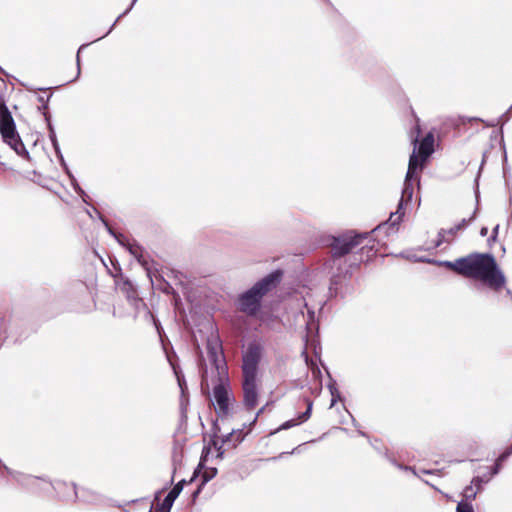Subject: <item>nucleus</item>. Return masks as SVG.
I'll return each mask as SVG.
<instances>
[{"label": "nucleus", "instance_id": "1", "mask_svg": "<svg viewBox=\"0 0 512 512\" xmlns=\"http://www.w3.org/2000/svg\"><path fill=\"white\" fill-rule=\"evenodd\" d=\"M207 357L218 380L213 389L215 409L220 417H226L230 413V404L234 397L229 387L227 364L218 338L208 340Z\"/></svg>", "mask_w": 512, "mask_h": 512}, {"label": "nucleus", "instance_id": "2", "mask_svg": "<svg viewBox=\"0 0 512 512\" xmlns=\"http://www.w3.org/2000/svg\"><path fill=\"white\" fill-rule=\"evenodd\" d=\"M458 266L460 275L481 280L495 291L505 285V276L491 254H471L460 258Z\"/></svg>", "mask_w": 512, "mask_h": 512}, {"label": "nucleus", "instance_id": "3", "mask_svg": "<svg viewBox=\"0 0 512 512\" xmlns=\"http://www.w3.org/2000/svg\"><path fill=\"white\" fill-rule=\"evenodd\" d=\"M433 144L434 138L431 134H428L419 144V156L416 154V146L414 147V150L409 158L408 170L404 181L402 196L398 204V209L396 212L390 214L389 222L392 226L397 225L404 215V204L410 202L413 196V180L419 182L418 171L422 170L423 163L433 153Z\"/></svg>", "mask_w": 512, "mask_h": 512}, {"label": "nucleus", "instance_id": "4", "mask_svg": "<svg viewBox=\"0 0 512 512\" xmlns=\"http://www.w3.org/2000/svg\"><path fill=\"white\" fill-rule=\"evenodd\" d=\"M281 277L282 272L277 270L256 282L250 289L239 295L238 309L248 316H255L261 308L263 297L281 281Z\"/></svg>", "mask_w": 512, "mask_h": 512}, {"label": "nucleus", "instance_id": "5", "mask_svg": "<svg viewBox=\"0 0 512 512\" xmlns=\"http://www.w3.org/2000/svg\"><path fill=\"white\" fill-rule=\"evenodd\" d=\"M0 133L4 142L14 149L16 153L20 154L25 150L24 145L16 132L13 117L4 103L0 104Z\"/></svg>", "mask_w": 512, "mask_h": 512}, {"label": "nucleus", "instance_id": "6", "mask_svg": "<svg viewBox=\"0 0 512 512\" xmlns=\"http://www.w3.org/2000/svg\"><path fill=\"white\" fill-rule=\"evenodd\" d=\"M368 233L348 232L338 237H333L330 243L332 257L340 258L350 253L355 247L360 245L367 237Z\"/></svg>", "mask_w": 512, "mask_h": 512}, {"label": "nucleus", "instance_id": "7", "mask_svg": "<svg viewBox=\"0 0 512 512\" xmlns=\"http://www.w3.org/2000/svg\"><path fill=\"white\" fill-rule=\"evenodd\" d=\"M5 469L13 479H15L17 482H19L21 485L25 486L32 492L48 491L50 488H53L54 490L59 492L62 488H68V485L64 482H56L55 485H52L49 481L43 478L25 475L23 473L16 471H11L7 467H5Z\"/></svg>", "mask_w": 512, "mask_h": 512}, {"label": "nucleus", "instance_id": "8", "mask_svg": "<svg viewBox=\"0 0 512 512\" xmlns=\"http://www.w3.org/2000/svg\"><path fill=\"white\" fill-rule=\"evenodd\" d=\"M101 220L103 221L108 232L112 236H114L121 245L125 246L130 252V254L136 258L139 264L145 269L147 276L152 281V262L149 260V257L144 253L143 248L134 241L130 242L127 240L126 242H124V237L122 235H117L104 219L101 218Z\"/></svg>", "mask_w": 512, "mask_h": 512}, {"label": "nucleus", "instance_id": "9", "mask_svg": "<svg viewBox=\"0 0 512 512\" xmlns=\"http://www.w3.org/2000/svg\"><path fill=\"white\" fill-rule=\"evenodd\" d=\"M262 357V348L250 343L242 357L243 379H257L258 365Z\"/></svg>", "mask_w": 512, "mask_h": 512}, {"label": "nucleus", "instance_id": "10", "mask_svg": "<svg viewBox=\"0 0 512 512\" xmlns=\"http://www.w3.org/2000/svg\"><path fill=\"white\" fill-rule=\"evenodd\" d=\"M243 402L248 409H253L258 402L257 379H243Z\"/></svg>", "mask_w": 512, "mask_h": 512}, {"label": "nucleus", "instance_id": "11", "mask_svg": "<svg viewBox=\"0 0 512 512\" xmlns=\"http://www.w3.org/2000/svg\"><path fill=\"white\" fill-rule=\"evenodd\" d=\"M185 483V480H181L179 481L171 490L170 492L166 495V497L164 498L162 504H161V510L162 512H169L174 501L176 500V498L179 496V494L181 493L182 489H183V485Z\"/></svg>", "mask_w": 512, "mask_h": 512}, {"label": "nucleus", "instance_id": "12", "mask_svg": "<svg viewBox=\"0 0 512 512\" xmlns=\"http://www.w3.org/2000/svg\"><path fill=\"white\" fill-rule=\"evenodd\" d=\"M305 401L307 403L306 411L303 412L302 414H300L297 419H291V420L284 422L281 425L280 429H283V430L289 429V428L294 427L300 423L306 422L311 417L313 402L309 399H306Z\"/></svg>", "mask_w": 512, "mask_h": 512}, {"label": "nucleus", "instance_id": "13", "mask_svg": "<svg viewBox=\"0 0 512 512\" xmlns=\"http://www.w3.org/2000/svg\"><path fill=\"white\" fill-rule=\"evenodd\" d=\"M235 441L234 439V432L233 430L228 433L226 436H224L220 443L217 439L213 440V446L215 447V449L217 450L218 452V456L219 457H222L223 453H224V450H223V446L224 445H227L229 448H231V444Z\"/></svg>", "mask_w": 512, "mask_h": 512}, {"label": "nucleus", "instance_id": "14", "mask_svg": "<svg viewBox=\"0 0 512 512\" xmlns=\"http://www.w3.org/2000/svg\"><path fill=\"white\" fill-rule=\"evenodd\" d=\"M43 115H44V117H45L46 121L48 122L49 138H50V141H51V143H52V145H53V147H54V149H55L56 153H57L58 155H60V160H61V162L63 163V162H64V159H63L62 155L60 154V148H59V144H58V141H57L56 133H55V131H54L53 126H52V125H51V123H50V116H49V114H48V113H46V112H43Z\"/></svg>", "mask_w": 512, "mask_h": 512}, {"label": "nucleus", "instance_id": "15", "mask_svg": "<svg viewBox=\"0 0 512 512\" xmlns=\"http://www.w3.org/2000/svg\"><path fill=\"white\" fill-rule=\"evenodd\" d=\"M328 389L331 394L330 408H332L337 403V401L342 400V397L339 390L336 387V382L334 380H330V383L328 384Z\"/></svg>", "mask_w": 512, "mask_h": 512}, {"label": "nucleus", "instance_id": "16", "mask_svg": "<svg viewBox=\"0 0 512 512\" xmlns=\"http://www.w3.org/2000/svg\"><path fill=\"white\" fill-rule=\"evenodd\" d=\"M459 230H455V225L453 227H451L450 229L448 230H445V229H442L438 236H439V241L437 242V246H439L442 242H448L449 239L446 238V235H450V236H454Z\"/></svg>", "mask_w": 512, "mask_h": 512}, {"label": "nucleus", "instance_id": "17", "mask_svg": "<svg viewBox=\"0 0 512 512\" xmlns=\"http://www.w3.org/2000/svg\"><path fill=\"white\" fill-rule=\"evenodd\" d=\"M137 1L138 0H131L129 6L115 19V21L109 26L106 32H112L115 29L116 23L132 10Z\"/></svg>", "mask_w": 512, "mask_h": 512}, {"label": "nucleus", "instance_id": "18", "mask_svg": "<svg viewBox=\"0 0 512 512\" xmlns=\"http://www.w3.org/2000/svg\"><path fill=\"white\" fill-rule=\"evenodd\" d=\"M478 492L479 491L476 488L474 489L473 484L465 487V489L463 491V496L467 500L466 502L474 500L476 498V495Z\"/></svg>", "mask_w": 512, "mask_h": 512}, {"label": "nucleus", "instance_id": "19", "mask_svg": "<svg viewBox=\"0 0 512 512\" xmlns=\"http://www.w3.org/2000/svg\"><path fill=\"white\" fill-rule=\"evenodd\" d=\"M68 174L71 179L72 186H73L74 190L76 191V193L79 194L83 198L84 202H87L85 199V197H87L85 191L80 187V185L78 184L75 177L73 175H71L70 173H68Z\"/></svg>", "mask_w": 512, "mask_h": 512}, {"label": "nucleus", "instance_id": "20", "mask_svg": "<svg viewBox=\"0 0 512 512\" xmlns=\"http://www.w3.org/2000/svg\"><path fill=\"white\" fill-rule=\"evenodd\" d=\"M69 488L71 490V494L63 496L64 499L71 500V499H74V498H79V499H82L83 501H89L90 500L89 498H86L84 495L80 496L79 495V491L76 489L75 485H72Z\"/></svg>", "mask_w": 512, "mask_h": 512}, {"label": "nucleus", "instance_id": "21", "mask_svg": "<svg viewBox=\"0 0 512 512\" xmlns=\"http://www.w3.org/2000/svg\"><path fill=\"white\" fill-rule=\"evenodd\" d=\"M233 432L235 441L231 444V448H235L239 443H241L247 434L243 432V429L233 430Z\"/></svg>", "mask_w": 512, "mask_h": 512}, {"label": "nucleus", "instance_id": "22", "mask_svg": "<svg viewBox=\"0 0 512 512\" xmlns=\"http://www.w3.org/2000/svg\"><path fill=\"white\" fill-rule=\"evenodd\" d=\"M457 512H474L472 505L469 502L461 501L456 507Z\"/></svg>", "mask_w": 512, "mask_h": 512}, {"label": "nucleus", "instance_id": "23", "mask_svg": "<svg viewBox=\"0 0 512 512\" xmlns=\"http://www.w3.org/2000/svg\"><path fill=\"white\" fill-rule=\"evenodd\" d=\"M459 262H460V258L457 259L454 262H451V261H441V262H439V265H442V266H445V267H447L449 269H452V270H454L455 272H457L459 274V266H458Z\"/></svg>", "mask_w": 512, "mask_h": 512}, {"label": "nucleus", "instance_id": "24", "mask_svg": "<svg viewBox=\"0 0 512 512\" xmlns=\"http://www.w3.org/2000/svg\"><path fill=\"white\" fill-rule=\"evenodd\" d=\"M489 481V478L484 479L483 477L476 476L472 479L471 484L474 485V487L480 492L482 490V484L487 483Z\"/></svg>", "mask_w": 512, "mask_h": 512}, {"label": "nucleus", "instance_id": "25", "mask_svg": "<svg viewBox=\"0 0 512 512\" xmlns=\"http://www.w3.org/2000/svg\"><path fill=\"white\" fill-rule=\"evenodd\" d=\"M474 219V215L469 219L463 218L459 223L455 225V230H462L468 226V224Z\"/></svg>", "mask_w": 512, "mask_h": 512}, {"label": "nucleus", "instance_id": "26", "mask_svg": "<svg viewBox=\"0 0 512 512\" xmlns=\"http://www.w3.org/2000/svg\"><path fill=\"white\" fill-rule=\"evenodd\" d=\"M88 46V44H83L79 47L78 51H77V57H76V62H77V75H76V78L79 77L80 73H81V70H80V52L86 48Z\"/></svg>", "mask_w": 512, "mask_h": 512}, {"label": "nucleus", "instance_id": "27", "mask_svg": "<svg viewBox=\"0 0 512 512\" xmlns=\"http://www.w3.org/2000/svg\"><path fill=\"white\" fill-rule=\"evenodd\" d=\"M50 97H51V94H49L46 98L44 96L38 97V101L42 104V106L39 107V109L46 110L48 108V101H49Z\"/></svg>", "mask_w": 512, "mask_h": 512}, {"label": "nucleus", "instance_id": "28", "mask_svg": "<svg viewBox=\"0 0 512 512\" xmlns=\"http://www.w3.org/2000/svg\"><path fill=\"white\" fill-rule=\"evenodd\" d=\"M217 473V469L213 468L211 470V473L208 474V473H205L202 477V484H205L207 483L209 480H211Z\"/></svg>", "mask_w": 512, "mask_h": 512}, {"label": "nucleus", "instance_id": "29", "mask_svg": "<svg viewBox=\"0 0 512 512\" xmlns=\"http://www.w3.org/2000/svg\"><path fill=\"white\" fill-rule=\"evenodd\" d=\"M394 464L401 470H404V471H410L411 473H413V475L417 476L418 477V473L417 471L415 470L414 467H411V466H405V465H402V464H397L394 462Z\"/></svg>", "mask_w": 512, "mask_h": 512}, {"label": "nucleus", "instance_id": "30", "mask_svg": "<svg viewBox=\"0 0 512 512\" xmlns=\"http://www.w3.org/2000/svg\"><path fill=\"white\" fill-rule=\"evenodd\" d=\"M501 463L502 462H498V459L496 460L494 467L491 469V475L492 476L497 475L500 472V470H501Z\"/></svg>", "mask_w": 512, "mask_h": 512}, {"label": "nucleus", "instance_id": "31", "mask_svg": "<svg viewBox=\"0 0 512 512\" xmlns=\"http://www.w3.org/2000/svg\"><path fill=\"white\" fill-rule=\"evenodd\" d=\"M208 370L207 368L202 370V387L204 388V385L208 387Z\"/></svg>", "mask_w": 512, "mask_h": 512}, {"label": "nucleus", "instance_id": "32", "mask_svg": "<svg viewBox=\"0 0 512 512\" xmlns=\"http://www.w3.org/2000/svg\"><path fill=\"white\" fill-rule=\"evenodd\" d=\"M498 230H499V225H496L494 228H493V231H492V235L491 237L488 239V241H496V238H497V234H498Z\"/></svg>", "mask_w": 512, "mask_h": 512}, {"label": "nucleus", "instance_id": "33", "mask_svg": "<svg viewBox=\"0 0 512 512\" xmlns=\"http://www.w3.org/2000/svg\"><path fill=\"white\" fill-rule=\"evenodd\" d=\"M511 454L505 450L497 459H498V462H503L505 461Z\"/></svg>", "mask_w": 512, "mask_h": 512}, {"label": "nucleus", "instance_id": "34", "mask_svg": "<svg viewBox=\"0 0 512 512\" xmlns=\"http://www.w3.org/2000/svg\"><path fill=\"white\" fill-rule=\"evenodd\" d=\"M264 411V408H261L255 415L254 419L252 420V422L250 423V426L254 425L257 421V418L258 416Z\"/></svg>", "mask_w": 512, "mask_h": 512}, {"label": "nucleus", "instance_id": "35", "mask_svg": "<svg viewBox=\"0 0 512 512\" xmlns=\"http://www.w3.org/2000/svg\"><path fill=\"white\" fill-rule=\"evenodd\" d=\"M487 234H488V228L487 227H482L481 230H480V235L482 237H485Z\"/></svg>", "mask_w": 512, "mask_h": 512}, {"label": "nucleus", "instance_id": "36", "mask_svg": "<svg viewBox=\"0 0 512 512\" xmlns=\"http://www.w3.org/2000/svg\"><path fill=\"white\" fill-rule=\"evenodd\" d=\"M435 472H436V470H426V469L421 470V473H423V474H434Z\"/></svg>", "mask_w": 512, "mask_h": 512}, {"label": "nucleus", "instance_id": "37", "mask_svg": "<svg viewBox=\"0 0 512 512\" xmlns=\"http://www.w3.org/2000/svg\"><path fill=\"white\" fill-rule=\"evenodd\" d=\"M177 379H178V383H179L180 388L183 390V385H182L181 378L179 376H177Z\"/></svg>", "mask_w": 512, "mask_h": 512}, {"label": "nucleus", "instance_id": "38", "mask_svg": "<svg viewBox=\"0 0 512 512\" xmlns=\"http://www.w3.org/2000/svg\"><path fill=\"white\" fill-rule=\"evenodd\" d=\"M308 314H309V317H310L311 319H313V317H314V312H313V311L308 310Z\"/></svg>", "mask_w": 512, "mask_h": 512}, {"label": "nucleus", "instance_id": "39", "mask_svg": "<svg viewBox=\"0 0 512 512\" xmlns=\"http://www.w3.org/2000/svg\"><path fill=\"white\" fill-rule=\"evenodd\" d=\"M303 355H305V360H306V362H307V361H308V356H307L306 351H303Z\"/></svg>", "mask_w": 512, "mask_h": 512}, {"label": "nucleus", "instance_id": "40", "mask_svg": "<svg viewBox=\"0 0 512 512\" xmlns=\"http://www.w3.org/2000/svg\"><path fill=\"white\" fill-rule=\"evenodd\" d=\"M510 454H512V445L506 449Z\"/></svg>", "mask_w": 512, "mask_h": 512}, {"label": "nucleus", "instance_id": "41", "mask_svg": "<svg viewBox=\"0 0 512 512\" xmlns=\"http://www.w3.org/2000/svg\"><path fill=\"white\" fill-rule=\"evenodd\" d=\"M510 454H512V445L506 449Z\"/></svg>", "mask_w": 512, "mask_h": 512}, {"label": "nucleus", "instance_id": "42", "mask_svg": "<svg viewBox=\"0 0 512 512\" xmlns=\"http://www.w3.org/2000/svg\"><path fill=\"white\" fill-rule=\"evenodd\" d=\"M510 454H512V445L506 449Z\"/></svg>", "mask_w": 512, "mask_h": 512}, {"label": "nucleus", "instance_id": "43", "mask_svg": "<svg viewBox=\"0 0 512 512\" xmlns=\"http://www.w3.org/2000/svg\"><path fill=\"white\" fill-rule=\"evenodd\" d=\"M424 483H425V484H427V485H431V484L429 483V481H427V480H424Z\"/></svg>", "mask_w": 512, "mask_h": 512}, {"label": "nucleus", "instance_id": "44", "mask_svg": "<svg viewBox=\"0 0 512 512\" xmlns=\"http://www.w3.org/2000/svg\"><path fill=\"white\" fill-rule=\"evenodd\" d=\"M317 372L318 374H320V370L317 368L314 373Z\"/></svg>", "mask_w": 512, "mask_h": 512}, {"label": "nucleus", "instance_id": "45", "mask_svg": "<svg viewBox=\"0 0 512 512\" xmlns=\"http://www.w3.org/2000/svg\"><path fill=\"white\" fill-rule=\"evenodd\" d=\"M413 142H414V145H416V143H417V138H415V139L413 140Z\"/></svg>", "mask_w": 512, "mask_h": 512}, {"label": "nucleus", "instance_id": "46", "mask_svg": "<svg viewBox=\"0 0 512 512\" xmlns=\"http://www.w3.org/2000/svg\"><path fill=\"white\" fill-rule=\"evenodd\" d=\"M360 435L365 436L364 432L359 431Z\"/></svg>", "mask_w": 512, "mask_h": 512}, {"label": "nucleus", "instance_id": "47", "mask_svg": "<svg viewBox=\"0 0 512 512\" xmlns=\"http://www.w3.org/2000/svg\"><path fill=\"white\" fill-rule=\"evenodd\" d=\"M0 71L3 72L2 68H0Z\"/></svg>", "mask_w": 512, "mask_h": 512}]
</instances>
